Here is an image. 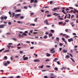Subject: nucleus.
I'll return each mask as SVG.
<instances>
[{
	"label": "nucleus",
	"instance_id": "f257e3e1",
	"mask_svg": "<svg viewBox=\"0 0 78 78\" xmlns=\"http://www.w3.org/2000/svg\"><path fill=\"white\" fill-rule=\"evenodd\" d=\"M5 26H6V25L5 24H2L0 25V28H3Z\"/></svg>",
	"mask_w": 78,
	"mask_h": 78
},
{
	"label": "nucleus",
	"instance_id": "f03ea898",
	"mask_svg": "<svg viewBox=\"0 0 78 78\" xmlns=\"http://www.w3.org/2000/svg\"><path fill=\"white\" fill-rule=\"evenodd\" d=\"M55 50V48H52V49L50 50V51H52L51 53L53 54L54 53H55V50Z\"/></svg>",
	"mask_w": 78,
	"mask_h": 78
},
{
	"label": "nucleus",
	"instance_id": "7ed1b4c3",
	"mask_svg": "<svg viewBox=\"0 0 78 78\" xmlns=\"http://www.w3.org/2000/svg\"><path fill=\"white\" fill-rule=\"evenodd\" d=\"M62 9H63L62 11V12H63V14H67V13H66V12H64V10L65 9V8L64 7H63V8H62Z\"/></svg>",
	"mask_w": 78,
	"mask_h": 78
},
{
	"label": "nucleus",
	"instance_id": "20e7f679",
	"mask_svg": "<svg viewBox=\"0 0 78 78\" xmlns=\"http://www.w3.org/2000/svg\"><path fill=\"white\" fill-rule=\"evenodd\" d=\"M60 8H54L53 9H52V11H54L55 12V11L56 10H57V9H59Z\"/></svg>",
	"mask_w": 78,
	"mask_h": 78
},
{
	"label": "nucleus",
	"instance_id": "39448f33",
	"mask_svg": "<svg viewBox=\"0 0 78 78\" xmlns=\"http://www.w3.org/2000/svg\"><path fill=\"white\" fill-rule=\"evenodd\" d=\"M68 41L69 42H71V41H72V42L73 41V39H72V38L70 39H69L68 40Z\"/></svg>",
	"mask_w": 78,
	"mask_h": 78
},
{
	"label": "nucleus",
	"instance_id": "423d86ee",
	"mask_svg": "<svg viewBox=\"0 0 78 78\" xmlns=\"http://www.w3.org/2000/svg\"><path fill=\"white\" fill-rule=\"evenodd\" d=\"M15 12H21V10L20 9L16 10L15 11Z\"/></svg>",
	"mask_w": 78,
	"mask_h": 78
},
{
	"label": "nucleus",
	"instance_id": "0eeeda50",
	"mask_svg": "<svg viewBox=\"0 0 78 78\" xmlns=\"http://www.w3.org/2000/svg\"><path fill=\"white\" fill-rule=\"evenodd\" d=\"M34 62H40V61L39 59H36L34 60Z\"/></svg>",
	"mask_w": 78,
	"mask_h": 78
},
{
	"label": "nucleus",
	"instance_id": "6e6552de",
	"mask_svg": "<svg viewBox=\"0 0 78 78\" xmlns=\"http://www.w3.org/2000/svg\"><path fill=\"white\" fill-rule=\"evenodd\" d=\"M14 16H15V17H16H16H19V16H20V14H17L16 15H14Z\"/></svg>",
	"mask_w": 78,
	"mask_h": 78
},
{
	"label": "nucleus",
	"instance_id": "1a4fd4ad",
	"mask_svg": "<svg viewBox=\"0 0 78 78\" xmlns=\"http://www.w3.org/2000/svg\"><path fill=\"white\" fill-rule=\"evenodd\" d=\"M53 15H54V16H57L59 15V14H58L57 13H56V12H55L53 14Z\"/></svg>",
	"mask_w": 78,
	"mask_h": 78
},
{
	"label": "nucleus",
	"instance_id": "9d476101",
	"mask_svg": "<svg viewBox=\"0 0 78 78\" xmlns=\"http://www.w3.org/2000/svg\"><path fill=\"white\" fill-rule=\"evenodd\" d=\"M28 59V58L27 57H24L23 59V60L24 61H25L26 60H27V59Z\"/></svg>",
	"mask_w": 78,
	"mask_h": 78
},
{
	"label": "nucleus",
	"instance_id": "9b49d317",
	"mask_svg": "<svg viewBox=\"0 0 78 78\" xmlns=\"http://www.w3.org/2000/svg\"><path fill=\"white\" fill-rule=\"evenodd\" d=\"M63 53H67V50H65V49H63Z\"/></svg>",
	"mask_w": 78,
	"mask_h": 78
},
{
	"label": "nucleus",
	"instance_id": "f8f14e48",
	"mask_svg": "<svg viewBox=\"0 0 78 78\" xmlns=\"http://www.w3.org/2000/svg\"><path fill=\"white\" fill-rule=\"evenodd\" d=\"M48 36H49V37H51V36H53V34H51L49 33L48 35Z\"/></svg>",
	"mask_w": 78,
	"mask_h": 78
},
{
	"label": "nucleus",
	"instance_id": "ddd939ff",
	"mask_svg": "<svg viewBox=\"0 0 78 78\" xmlns=\"http://www.w3.org/2000/svg\"><path fill=\"white\" fill-rule=\"evenodd\" d=\"M0 19L1 20H4V16H1L0 18Z\"/></svg>",
	"mask_w": 78,
	"mask_h": 78
},
{
	"label": "nucleus",
	"instance_id": "4468645a",
	"mask_svg": "<svg viewBox=\"0 0 78 78\" xmlns=\"http://www.w3.org/2000/svg\"><path fill=\"white\" fill-rule=\"evenodd\" d=\"M70 58V56H69V55H67L66 56V59H68V58Z\"/></svg>",
	"mask_w": 78,
	"mask_h": 78
},
{
	"label": "nucleus",
	"instance_id": "2eb2a0df",
	"mask_svg": "<svg viewBox=\"0 0 78 78\" xmlns=\"http://www.w3.org/2000/svg\"><path fill=\"white\" fill-rule=\"evenodd\" d=\"M47 37H48V36H47V35H46L43 38H44V39H47Z\"/></svg>",
	"mask_w": 78,
	"mask_h": 78
},
{
	"label": "nucleus",
	"instance_id": "dca6fc26",
	"mask_svg": "<svg viewBox=\"0 0 78 78\" xmlns=\"http://www.w3.org/2000/svg\"><path fill=\"white\" fill-rule=\"evenodd\" d=\"M9 50H5L4 51V53H5V52H9Z\"/></svg>",
	"mask_w": 78,
	"mask_h": 78
},
{
	"label": "nucleus",
	"instance_id": "f3484780",
	"mask_svg": "<svg viewBox=\"0 0 78 78\" xmlns=\"http://www.w3.org/2000/svg\"><path fill=\"white\" fill-rule=\"evenodd\" d=\"M58 60V58H55V59L54 60V62H56V61H57V60Z\"/></svg>",
	"mask_w": 78,
	"mask_h": 78
},
{
	"label": "nucleus",
	"instance_id": "a211bd4d",
	"mask_svg": "<svg viewBox=\"0 0 78 78\" xmlns=\"http://www.w3.org/2000/svg\"><path fill=\"white\" fill-rule=\"evenodd\" d=\"M37 18H36L34 20V21L35 22H37Z\"/></svg>",
	"mask_w": 78,
	"mask_h": 78
},
{
	"label": "nucleus",
	"instance_id": "6ab92c4d",
	"mask_svg": "<svg viewBox=\"0 0 78 78\" xmlns=\"http://www.w3.org/2000/svg\"><path fill=\"white\" fill-rule=\"evenodd\" d=\"M5 50V48H3L2 49H1L0 50V52H2V51H3V50Z\"/></svg>",
	"mask_w": 78,
	"mask_h": 78
},
{
	"label": "nucleus",
	"instance_id": "aec40b11",
	"mask_svg": "<svg viewBox=\"0 0 78 78\" xmlns=\"http://www.w3.org/2000/svg\"><path fill=\"white\" fill-rule=\"evenodd\" d=\"M56 39L57 41H59V38H58V37H57L56 38Z\"/></svg>",
	"mask_w": 78,
	"mask_h": 78
},
{
	"label": "nucleus",
	"instance_id": "412c9836",
	"mask_svg": "<svg viewBox=\"0 0 78 78\" xmlns=\"http://www.w3.org/2000/svg\"><path fill=\"white\" fill-rule=\"evenodd\" d=\"M70 59L72 61H73V62H75V60H73L72 58H71Z\"/></svg>",
	"mask_w": 78,
	"mask_h": 78
},
{
	"label": "nucleus",
	"instance_id": "4be33fe9",
	"mask_svg": "<svg viewBox=\"0 0 78 78\" xmlns=\"http://www.w3.org/2000/svg\"><path fill=\"white\" fill-rule=\"evenodd\" d=\"M34 0H31L30 3H33V2H34Z\"/></svg>",
	"mask_w": 78,
	"mask_h": 78
},
{
	"label": "nucleus",
	"instance_id": "5701e85b",
	"mask_svg": "<svg viewBox=\"0 0 78 78\" xmlns=\"http://www.w3.org/2000/svg\"><path fill=\"white\" fill-rule=\"evenodd\" d=\"M68 16L69 17V19H70V17H71V15H70V14L68 13Z\"/></svg>",
	"mask_w": 78,
	"mask_h": 78
},
{
	"label": "nucleus",
	"instance_id": "b1692460",
	"mask_svg": "<svg viewBox=\"0 0 78 78\" xmlns=\"http://www.w3.org/2000/svg\"><path fill=\"white\" fill-rule=\"evenodd\" d=\"M48 22V20H46L44 21V23H47Z\"/></svg>",
	"mask_w": 78,
	"mask_h": 78
},
{
	"label": "nucleus",
	"instance_id": "393cba45",
	"mask_svg": "<svg viewBox=\"0 0 78 78\" xmlns=\"http://www.w3.org/2000/svg\"><path fill=\"white\" fill-rule=\"evenodd\" d=\"M62 23H63V22H59L58 23V24L59 25H61V24H62Z\"/></svg>",
	"mask_w": 78,
	"mask_h": 78
},
{
	"label": "nucleus",
	"instance_id": "a878e982",
	"mask_svg": "<svg viewBox=\"0 0 78 78\" xmlns=\"http://www.w3.org/2000/svg\"><path fill=\"white\" fill-rule=\"evenodd\" d=\"M51 33H54V30H51Z\"/></svg>",
	"mask_w": 78,
	"mask_h": 78
},
{
	"label": "nucleus",
	"instance_id": "bb28decb",
	"mask_svg": "<svg viewBox=\"0 0 78 78\" xmlns=\"http://www.w3.org/2000/svg\"><path fill=\"white\" fill-rule=\"evenodd\" d=\"M34 13L33 12H32L30 13V16H33V15H34Z\"/></svg>",
	"mask_w": 78,
	"mask_h": 78
},
{
	"label": "nucleus",
	"instance_id": "cd10ccee",
	"mask_svg": "<svg viewBox=\"0 0 78 78\" xmlns=\"http://www.w3.org/2000/svg\"><path fill=\"white\" fill-rule=\"evenodd\" d=\"M22 35H24V36H27V34H26L25 33H24L23 34H22Z\"/></svg>",
	"mask_w": 78,
	"mask_h": 78
},
{
	"label": "nucleus",
	"instance_id": "c85d7f7f",
	"mask_svg": "<svg viewBox=\"0 0 78 78\" xmlns=\"http://www.w3.org/2000/svg\"><path fill=\"white\" fill-rule=\"evenodd\" d=\"M4 18L5 20H6L7 19V16H4Z\"/></svg>",
	"mask_w": 78,
	"mask_h": 78
},
{
	"label": "nucleus",
	"instance_id": "c756f323",
	"mask_svg": "<svg viewBox=\"0 0 78 78\" xmlns=\"http://www.w3.org/2000/svg\"><path fill=\"white\" fill-rule=\"evenodd\" d=\"M61 69L62 70H65L66 68L65 67H63Z\"/></svg>",
	"mask_w": 78,
	"mask_h": 78
},
{
	"label": "nucleus",
	"instance_id": "7c9ffc66",
	"mask_svg": "<svg viewBox=\"0 0 78 78\" xmlns=\"http://www.w3.org/2000/svg\"><path fill=\"white\" fill-rule=\"evenodd\" d=\"M13 59H14L13 57H10V59H11V60H13Z\"/></svg>",
	"mask_w": 78,
	"mask_h": 78
},
{
	"label": "nucleus",
	"instance_id": "2f4dec72",
	"mask_svg": "<svg viewBox=\"0 0 78 78\" xmlns=\"http://www.w3.org/2000/svg\"><path fill=\"white\" fill-rule=\"evenodd\" d=\"M50 61V59H49L48 58L46 59V60H45V61H46V62H47V61Z\"/></svg>",
	"mask_w": 78,
	"mask_h": 78
},
{
	"label": "nucleus",
	"instance_id": "473e14b6",
	"mask_svg": "<svg viewBox=\"0 0 78 78\" xmlns=\"http://www.w3.org/2000/svg\"><path fill=\"white\" fill-rule=\"evenodd\" d=\"M7 64L6 63H5L4 64V66H7Z\"/></svg>",
	"mask_w": 78,
	"mask_h": 78
},
{
	"label": "nucleus",
	"instance_id": "72a5a7b5",
	"mask_svg": "<svg viewBox=\"0 0 78 78\" xmlns=\"http://www.w3.org/2000/svg\"><path fill=\"white\" fill-rule=\"evenodd\" d=\"M33 34H37V32H33Z\"/></svg>",
	"mask_w": 78,
	"mask_h": 78
},
{
	"label": "nucleus",
	"instance_id": "f704fd0d",
	"mask_svg": "<svg viewBox=\"0 0 78 78\" xmlns=\"http://www.w3.org/2000/svg\"><path fill=\"white\" fill-rule=\"evenodd\" d=\"M20 78V76H18L15 77V78Z\"/></svg>",
	"mask_w": 78,
	"mask_h": 78
},
{
	"label": "nucleus",
	"instance_id": "c9c22d12",
	"mask_svg": "<svg viewBox=\"0 0 78 78\" xmlns=\"http://www.w3.org/2000/svg\"><path fill=\"white\" fill-rule=\"evenodd\" d=\"M65 21L66 22H69V20H65Z\"/></svg>",
	"mask_w": 78,
	"mask_h": 78
},
{
	"label": "nucleus",
	"instance_id": "e433bc0d",
	"mask_svg": "<svg viewBox=\"0 0 78 78\" xmlns=\"http://www.w3.org/2000/svg\"><path fill=\"white\" fill-rule=\"evenodd\" d=\"M50 56V54H47V56H48V57H49V56Z\"/></svg>",
	"mask_w": 78,
	"mask_h": 78
},
{
	"label": "nucleus",
	"instance_id": "4c0bfd02",
	"mask_svg": "<svg viewBox=\"0 0 78 78\" xmlns=\"http://www.w3.org/2000/svg\"><path fill=\"white\" fill-rule=\"evenodd\" d=\"M49 8V7L48 6H46V7H44L43 8Z\"/></svg>",
	"mask_w": 78,
	"mask_h": 78
},
{
	"label": "nucleus",
	"instance_id": "58836bf2",
	"mask_svg": "<svg viewBox=\"0 0 78 78\" xmlns=\"http://www.w3.org/2000/svg\"><path fill=\"white\" fill-rule=\"evenodd\" d=\"M13 9H16V6H15L14 7H13Z\"/></svg>",
	"mask_w": 78,
	"mask_h": 78
},
{
	"label": "nucleus",
	"instance_id": "ea45409f",
	"mask_svg": "<svg viewBox=\"0 0 78 78\" xmlns=\"http://www.w3.org/2000/svg\"><path fill=\"white\" fill-rule=\"evenodd\" d=\"M51 15H47V17H51Z\"/></svg>",
	"mask_w": 78,
	"mask_h": 78
},
{
	"label": "nucleus",
	"instance_id": "a19ab883",
	"mask_svg": "<svg viewBox=\"0 0 78 78\" xmlns=\"http://www.w3.org/2000/svg\"><path fill=\"white\" fill-rule=\"evenodd\" d=\"M7 47H8V48H9V49L10 48V47H11V46H8V45H7Z\"/></svg>",
	"mask_w": 78,
	"mask_h": 78
},
{
	"label": "nucleus",
	"instance_id": "79ce46f5",
	"mask_svg": "<svg viewBox=\"0 0 78 78\" xmlns=\"http://www.w3.org/2000/svg\"><path fill=\"white\" fill-rule=\"evenodd\" d=\"M4 58H5V59H8V58H7V57L6 56H5L4 57Z\"/></svg>",
	"mask_w": 78,
	"mask_h": 78
},
{
	"label": "nucleus",
	"instance_id": "37998d69",
	"mask_svg": "<svg viewBox=\"0 0 78 78\" xmlns=\"http://www.w3.org/2000/svg\"><path fill=\"white\" fill-rule=\"evenodd\" d=\"M50 75L51 76H53V75H54V74L53 73H51Z\"/></svg>",
	"mask_w": 78,
	"mask_h": 78
},
{
	"label": "nucleus",
	"instance_id": "c03bdc74",
	"mask_svg": "<svg viewBox=\"0 0 78 78\" xmlns=\"http://www.w3.org/2000/svg\"><path fill=\"white\" fill-rule=\"evenodd\" d=\"M34 3H37V0H35L34 1Z\"/></svg>",
	"mask_w": 78,
	"mask_h": 78
},
{
	"label": "nucleus",
	"instance_id": "a18cd8bd",
	"mask_svg": "<svg viewBox=\"0 0 78 78\" xmlns=\"http://www.w3.org/2000/svg\"><path fill=\"white\" fill-rule=\"evenodd\" d=\"M12 39H13V41H17V40H16L15 38H12Z\"/></svg>",
	"mask_w": 78,
	"mask_h": 78
},
{
	"label": "nucleus",
	"instance_id": "49530a36",
	"mask_svg": "<svg viewBox=\"0 0 78 78\" xmlns=\"http://www.w3.org/2000/svg\"><path fill=\"white\" fill-rule=\"evenodd\" d=\"M20 18L21 19H23V16H22L20 17Z\"/></svg>",
	"mask_w": 78,
	"mask_h": 78
},
{
	"label": "nucleus",
	"instance_id": "de8ad7c7",
	"mask_svg": "<svg viewBox=\"0 0 78 78\" xmlns=\"http://www.w3.org/2000/svg\"><path fill=\"white\" fill-rule=\"evenodd\" d=\"M50 5L52 4V3H53V1H51L50 2Z\"/></svg>",
	"mask_w": 78,
	"mask_h": 78
},
{
	"label": "nucleus",
	"instance_id": "09e8293b",
	"mask_svg": "<svg viewBox=\"0 0 78 78\" xmlns=\"http://www.w3.org/2000/svg\"><path fill=\"white\" fill-rule=\"evenodd\" d=\"M69 9H73V7H69Z\"/></svg>",
	"mask_w": 78,
	"mask_h": 78
},
{
	"label": "nucleus",
	"instance_id": "8fccbe9b",
	"mask_svg": "<svg viewBox=\"0 0 78 78\" xmlns=\"http://www.w3.org/2000/svg\"><path fill=\"white\" fill-rule=\"evenodd\" d=\"M20 54H22L23 53V51H20Z\"/></svg>",
	"mask_w": 78,
	"mask_h": 78
},
{
	"label": "nucleus",
	"instance_id": "3c124183",
	"mask_svg": "<svg viewBox=\"0 0 78 78\" xmlns=\"http://www.w3.org/2000/svg\"><path fill=\"white\" fill-rule=\"evenodd\" d=\"M33 30H32L30 31V32L31 33H33Z\"/></svg>",
	"mask_w": 78,
	"mask_h": 78
},
{
	"label": "nucleus",
	"instance_id": "603ef678",
	"mask_svg": "<svg viewBox=\"0 0 78 78\" xmlns=\"http://www.w3.org/2000/svg\"><path fill=\"white\" fill-rule=\"evenodd\" d=\"M77 50H78V48H74V50H75V51Z\"/></svg>",
	"mask_w": 78,
	"mask_h": 78
},
{
	"label": "nucleus",
	"instance_id": "864d4df0",
	"mask_svg": "<svg viewBox=\"0 0 78 78\" xmlns=\"http://www.w3.org/2000/svg\"><path fill=\"white\" fill-rule=\"evenodd\" d=\"M62 39L63 41L64 42L65 41V39L64 37L62 38Z\"/></svg>",
	"mask_w": 78,
	"mask_h": 78
},
{
	"label": "nucleus",
	"instance_id": "5fc2aeb1",
	"mask_svg": "<svg viewBox=\"0 0 78 78\" xmlns=\"http://www.w3.org/2000/svg\"><path fill=\"white\" fill-rule=\"evenodd\" d=\"M43 67H44V65H43L42 66H41L40 68L41 69H42V68H43Z\"/></svg>",
	"mask_w": 78,
	"mask_h": 78
},
{
	"label": "nucleus",
	"instance_id": "6e6d98bb",
	"mask_svg": "<svg viewBox=\"0 0 78 78\" xmlns=\"http://www.w3.org/2000/svg\"><path fill=\"white\" fill-rule=\"evenodd\" d=\"M57 63L58 64V65H60V63L59 62V61L57 62Z\"/></svg>",
	"mask_w": 78,
	"mask_h": 78
},
{
	"label": "nucleus",
	"instance_id": "4d7b16f0",
	"mask_svg": "<svg viewBox=\"0 0 78 78\" xmlns=\"http://www.w3.org/2000/svg\"><path fill=\"white\" fill-rule=\"evenodd\" d=\"M11 22H9L8 23V25H11Z\"/></svg>",
	"mask_w": 78,
	"mask_h": 78
},
{
	"label": "nucleus",
	"instance_id": "13d9d810",
	"mask_svg": "<svg viewBox=\"0 0 78 78\" xmlns=\"http://www.w3.org/2000/svg\"><path fill=\"white\" fill-rule=\"evenodd\" d=\"M59 45L60 46H62V45L63 44H62V43H60L59 44Z\"/></svg>",
	"mask_w": 78,
	"mask_h": 78
},
{
	"label": "nucleus",
	"instance_id": "bf43d9fd",
	"mask_svg": "<svg viewBox=\"0 0 78 78\" xmlns=\"http://www.w3.org/2000/svg\"><path fill=\"white\" fill-rule=\"evenodd\" d=\"M65 31H66V32H68V29H66L65 30Z\"/></svg>",
	"mask_w": 78,
	"mask_h": 78
},
{
	"label": "nucleus",
	"instance_id": "052dcab7",
	"mask_svg": "<svg viewBox=\"0 0 78 78\" xmlns=\"http://www.w3.org/2000/svg\"><path fill=\"white\" fill-rule=\"evenodd\" d=\"M49 34V32H46L45 33V34Z\"/></svg>",
	"mask_w": 78,
	"mask_h": 78
},
{
	"label": "nucleus",
	"instance_id": "680f3d73",
	"mask_svg": "<svg viewBox=\"0 0 78 78\" xmlns=\"http://www.w3.org/2000/svg\"><path fill=\"white\" fill-rule=\"evenodd\" d=\"M55 70H58V68L57 67H56L55 68Z\"/></svg>",
	"mask_w": 78,
	"mask_h": 78
},
{
	"label": "nucleus",
	"instance_id": "e2e57ef3",
	"mask_svg": "<svg viewBox=\"0 0 78 78\" xmlns=\"http://www.w3.org/2000/svg\"><path fill=\"white\" fill-rule=\"evenodd\" d=\"M66 10L67 11L69 10V8H67L66 9Z\"/></svg>",
	"mask_w": 78,
	"mask_h": 78
},
{
	"label": "nucleus",
	"instance_id": "0e129e2a",
	"mask_svg": "<svg viewBox=\"0 0 78 78\" xmlns=\"http://www.w3.org/2000/svg\"><path fill=\"white\" fill-rule=\"evenodd\" d=\"M46 67H47L50 68L51 66H47Z\"/></svg>",
	"mask_w": 78,
	"mask_h": 78
},
{
	"label": "nucleus",
	"instance_id": "69168bd1",
	"mask_svg": "<svg viewBox=\"0 0 78 78\" xmlns=\"http://www.w3.org/2000/svg\"><path fill=\"white\" fill-rule=\"evenodd\" d=\"M77 47H78V46H77V45L75 46L74 47V48H77Z\"/></svg>",
	"mask_w": 78,
	"mask_h": 78
},
{
	"label": "nucleus",
	"instance_id": "338daca9",
	"mask_svg": "<svg viewBox=\"0 0 78 78\" xmlns=\"http://www.w3.org/2000/svg\"><path fill=\"white\" fill-rule=\"evenodd\" d=\"M24 9H27V7H26V6L24 7Z\"/></svg>",
	"mask_w": 78,
	"mask_h": 78
},
{
	"label": "nucleus",
	"instance_id": "774afa93",
	"mask_svg": "<svg viewBox=\"0 0 78 78\" xmlns=\"http://www.w3.org/2000/svg\"><path fill=\"white\" fill-rule=\"evenodd\" d=\"M44 78H48V77H47V76H44Z\"/></svg>",
	"mask_w": 78,
	"mask_h": 78
}]
</instances>
